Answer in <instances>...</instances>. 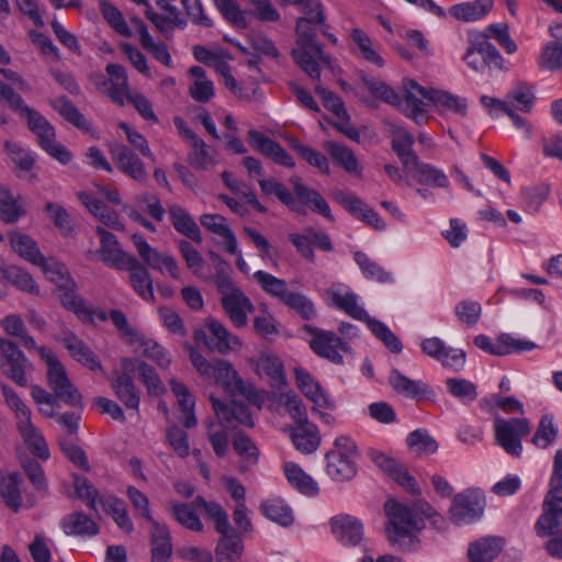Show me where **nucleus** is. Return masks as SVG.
<instances>
[{"instance_id":"f257e3e1","label":"nucleus","mask_w":562,"mask_h":562,"mask_svg":"<svg viewBox=\"0 0 562 562\" xmlns=\"http://www.w3.org/2000/svg\"><path fill=\"white\" fill-rule=\"evenodd\" d=\"M389 518L386 535L389 541L403 551H415L418 549L419 532L424 526V518L436 515L435 508L425 501H417L411 506L389 499L384 505Z\"/></svg>"},{"instance_id":"f03ea898","label":"nucleus","mask_w":562,"mask_h":562,"mask_svg":"<svg viewBox=\"0 0 562 562\" xmlns=\"http://www.w3.org/2000/svg\"><path fill=\"white\" fill-rule=\"evenodd\" d=\"M316 23L313 18H300L296 21L297 35L296 47L292 49V57L300 68L313 80H321L318 63L330 65L331 58L323 50V46L316 42Z\"/></svg>"},{"instance_id":"7ed1b4c3","label":"nucleus","mask_w":562,"mask_h":562,"mask_svg":"<svg viewBox=\"0 0 562 562\" xmlns=\"http://www.w3.org/2000/svg\"><path fill=\"white\" fill-rule=\"evenodd\" d=\"M252 277L268 295L279 300L302 318L313 319L316 317V308L312 300L302 293L289 290L284 279L277 278L263 270L256 271Z\"/></svg>"},{"instance_id":"20e7f679","label":"nucleus","mask_w":562,"mask_h":562,"mask_svg":"<svg viewBox=\"0 0 562 562\" xmlns=\"http://www.w3.org/2000/svg\"><path fill=\"white\" fill-rule=\"evenodd\" d=\"M77 495L88 503V506L98 513V505L112 516L116 525L125 532H132L134 525L128 516L126 505L114 496H99V492L87 479H75Z\"/></svg>"},{"instance_id":"39448f33","label":"nucleus","mask_w":562,"mask_h":562,"mask_svg":"<svg viewBox=\"0 0 562 562\" xmlns=\"http://www.w3.org/2000/svg\"><path fill=\"white\" fill-rule=\"evenodd\" d=\"M358 449L355 441L347 437H337L334 448L325 456L326 472L336 482L351 481L357 474L356 459Z\"/></svg>"},{"instance_id":"423d86ee","label":"nucleus","mask_w":562,"mask_h":562,"mask_svg":"<svg viewBox=\"0 0 562 562\" xmlns=\"http://www.w3.org/2000/svg\"><path fill=\"white\" fill-rule=\"evenodd\" d=\"M38 353L47 364L48 385L54 394L69 406H81V394L52 349L42 346L38 348Z\"/></svg>"},{"instance_id":"0eeeda50","label":"nucleus","mask_w":562,"mask_h":562,"mask_svg":"<svg viewBox=\"0 0 562 562\" xmlns=\"http://www.w3.org/2000/svg\"><path fill=\"white\" fill-rule=\"evenodd\" d=\"M22 113L26 115L30 130L37 136L40 147L59 164L68 165L72 160V154L56 140L54 126L40 112L30 106L25 108Z\"/></svg>"},{"instance_id":"6e6552de","label":"nucleus","mask_w":562,"mask_h":562,"mask_svg":"<svg viewBox=\"0 0 562 562\" xmlns=\"http://www.w3.org/2000/svg\"><path fill=\"white\" fill-rule=\"evenodd\" d=\"M495 442L509 456L519 458L522 453V438L531 431V424L527 418L494 419Z\"/></svg>"},{"instance_id":"1a4fd4ad","label":"nucleus","mask_w":562,"mask_h":562,"mask_svg":"<svg viewBox=\"0 0 562 562\" xmlns=\"http://www.w3.org/2000/svg\"><path fill=\"white\" fill-rule=\"evenodd\" d=\"M303 330L312 336L310 347L313 352L331 363L342 364L344 357L341 353H352L350 345L334 331L321 329L308 324L303 325Z\"/></svg>"},{"instance_id":"9d476101","label":"nucleus","mask_w":562,"mask_h":562,"mask_svg":"<svg viewBox=\"0 0 562 562\" xmlns=\"http://www.w3.org/2000/svg\"><path fill=\"white\" fill-rule=\"evenodd\" d=\"M485 496L479 488H467L458 493L449 510L450 519L456 525H468L479 520L484 513Z\"/></svg>"},{"instance_id":"9b49d317","label":"nucleus","mask_w":562,"mask_h":562,"mask_svg":"<svg viewBox=\"0 0 562 562\" xmlns=\"http://www.w3.org/2000/svg\"><path fill=\"white\" fill-rule=\"evenodd\" d=\"M211 378H214L217 384L223 385L233 395H241L250 403L260 405L262 395L251 383L243 380L228 361L216 360Z\"/></svg>"},{"instance_id":"f8f14e48","label":"nucleus","mask_w":562,"mask_h":562,"mask_svg":"<svg viewBox=\"0 0 562 562\" xmlns=\"http://www.w3.org/2000/svg\"><path fill=\"white\" fill-rule=\"evenodd\" d=\"M109 153L117 169L134 181L146 184L148 172L140 157L128 146L120 142L108 144Z\"/></svg>"},{"instance_id":"ddd939ff","label":"nucleus","mask_w":562,"mask_h":562,"mask_svg":"<svg viewBox=\"0 0 562 562\" xmlns=\"http://www.w3.org/2000/svg\"><path fill=\"white\" fill-rule=\"evenodd\" d=\"M403 88L405 97L401 98V103L396 104V108L417 124L426 123V106L431 103L432 89L426 90L412 79H406Z\"/></svg>"},{"instance_id":"4468645a","label":"nucleus","mask_w":562,"mask_h":562,"mask_svg":"<svg viewBox=\"0 0 562 562\" xmlns=\"http://www.w3.org/2000/svg\"><path fill=\"white\" fill-rule=\"evenodd\" d=\"M132 240L137 254L149 268L160 273L167 271L175 280L180 279V267L175 257L151 247L139 234H133Z\"/></svg>"},{"instance_id":"2eb2a0df","label":"nucleus","mask_w":562,"mask_h":562,"mask_svg":"<svg viewBox=\"0 0 562 562\" xmlns=\"http://www.w3.org/2000/svg\"><path fill=\"white\" fill-rule=\"evenodd\" d=\"M206 327L210 335L202 329L194 331V340L203 341L209 349L226 355L240 347V340L237 336L231 334L227 328L214 318L206 321Z\"/></svg>"},{"instance_id":"dca6fc26","label":"nucleus","mask_w":562,"mask_h":562,"mask_svg":"<svg viewBox=\"0 0 562 562\" xmlns=\"http://www.w3.org/2000/svg\"><path fill=\"white\" fill-rule=\"evenodd\" d=\"M539 537H549L562 532V491H549L543 503V514L536 522Z\"/></svg>"},{"instance_id":"f3484780","label":"nucleus","mask_w":562,"mask_h":562,"mask_svg":"<svg viewBox=\"0 0 562 562\" xmlns=\"http://www.w3.org/2000/svg\"><path fill=\"white\" fill-rule=\"evenodd\" d=\"M0 367L3 373L20 386H26L24 368L27 360L19 347L11 340L0 338Z\"/></svg>"},{"instance_id":"a211bd4d","label":"nucleus","mask_w":562,"mask_h":562,"mask_svg":"<svg viewBox=\"0 0 562 562\" xmlns=\"http://www.w3.org/2000/svg\"><path fill=\"white\" fill-rule=\"evenodd\" d=\"M474 344L481 350L494 356L530 351L537 347L533 341L515 338L509 334H502L496 341H493L488 336L479 335L474 338Z\"/></svg>"},{"instance_id":"6ab92c4d","label":"nucleus","mask_w":562,"mask_h":562,"mask_svg":"<svg viewBox=\"0 0 562 562\" xmlns=\"http://www.w3.org/2000/svg\"><path fill=\"white\" fill-rule=\"evenodd\" d=\"M290 183L293 187L294 198L300 204L302 211L301 214L305 213V206L312 212L317 213L329 221H334L329 204L317 190L307 187L299 176L291 177Z\"/></svg>"},{"instance_id":"aec40b11","label":"nucleus","mask_w":562,"mask_h":562,"mask_svg":"<svg viewBox=\"0 0 562 562\" xmlns=\"http://www.w3.org/2000/svg\"><path fill=\"white\" fill-rule=\"evenodd\" d=\"M97 234L101 244L99 254L105 265L116 270H123L130 262H135L136 257L123 250L114 234L101 226L97 227Z\"/></svg>"},{"instance_id":"412c9836","label":"nucleus","mask_w":562,"mask_h":562,"mask_svg":"<svg viewBox=\"0 0 562 562\" xmlns=\"http://www.w3.org/2000/svg\"><path fill=\"white\" fill-rule=\"evenodd\" d=\"M422 350L439 361L443 367L460 371L465 363V352L462 349L447 347L438 337L426 338L420 342Z\"/></svg>"},{"instance_id":"4be33fe9","label":"nucleus","mask_w":562,"mask_h":562,"mask_svg":"<svg viewBox=\"0 0 562 562\" xmlns=\"http://www.w3.org/2000/svg\"><path fill=\"white\" fill-rule=\"evenodd\" d=\"M329 522L335 539L342 546L355 547L362 541L363 525L357 517L338 514L331 517Z\"/></svg>"},{"instance_id":"5701e85b","label":"nucleus","mask_w":562,"mask_h":562,"mask_svg":"<svg viewBox=\"0 0 562 562\" xmlns=\"http://www.w3.org/2000/svg\"><path fill=\"white\" fill-rule=\"evenodd\" d=\"M211 401L218 422L224 423L226 427H236L237 425L255 426L249 407L245 403L235 400H232L229 403H223L214 397H211Z\"/></svg>"},{"instance_id":"b1692460","label":"nucleus","mask_w":562,"mask_h":562,"mask_svg":"<svg viewBox=\"0 0 562 562\" xmlns=\"http://www.w3.org/2000/svg\"><path fill=\"white\" fill-rule=\"evenodd\" d=\"M122 367L124 372L119 374L117 378L112 382V389L114 390L117 398L125 405L127 409L138 412L140 402L139 391L137 390L130 373L134 370V360L123 359Z\"/></svg>"},{"instance_id":"393cba45","label":"nucleus","mask_w":562,"mask_h":562,"mask_svg":"<svg viewBox=\"0 0 562 562\" xmlns=\"http://www.w3.org/2000/svg\"><path fill=\"white\" fill-rule=\"evenodd\" d=\"M247 135L252 146L273 162L294 168L295 162L292 156L279 143L255 130L248 131Z\"/></svg>"},{"instance_id":"a878e982","label":"nucleus","mask_w":562,"mask_h":562,"mask_svg":"<svg viewBox=\"0 0 562 562\" xmlns=\"http://www.w3.org/2000/svg\"><path fill=\"white\" fill-rule=\"evenodd\" d=\"M222 306L235 327L247 325L248 314L255 311L250 299L240 290H236L221 299Z\"/></svg>"},{"instance_id":"bb28decb","label":"nucleus","mask_w":562,"mask_h":562,"mask_svg":"<svg viewBox=\"0 0 562 562\" xmlns=\"http://www.w3.org/2000/svg\"><path fill=\"white\" fill-rule=\"evenodd\" d=\"M23 477L16 472H12L0 480V498L14 513H18L23 506L33 507L35 501L33 497H26L25 503L21 494Z\"/></svg>"},{"instance_id":"cd10ccee","label":"nucleus","mask_w":562,"mask_h":562,"mask_svg":"<svg viewBox=\"0 0 562 562\" xmlns=\"http://www.w3.org/2000/svg\"><path fill=\"white\" fill-rule=\"evenodd\" d=\"M295 382L300 391L308 397L318 408H335L334 401L323 390L321 384L312 376V374L303 369L296 368L294 370Z\"/></svg>"},{"instance_id":"c85d7f7f","label":"nucleus","mask_w":562,"mask_h":562,"mask_svg":"<svg viewBox=\"0 0 562 562\" xmlns=\"http://www.w3.org/2000/svg\"><path fill=\"white\" fill-rule=\"evenodd\" d=\"M60 342L68 350L71 358L92 371H103L98 356L91 348L72 333H66L59 338Z\"/></svg>"},{"instance_id":"c756f323","label":"nucleus","mask_w":562,"mask_h":562,"mask_svg":"<svg viewBox=\"0 0 562 562\" xmlns=\"http://www.w3.org/2000/svg\"><path fill=\"white\" fill-rule=\"evenodd\" d=\"M331 305L342 311L348 316L360 321L367 317V311L358 304V295L348 286L342 284H333L328 291Z\"/></svg>"},{"instance_id":"7c9ffc66","label":"nucleus","mask_w":562,"mask_h":562,"mask_svg":"<svg viewBox=\"0 0 562 562\" xmlns=\"http://www.w3.org/2000/svg\"><path fill=\"white\" fill-rule=\"evenodd\" d=\"M389 383L396 393L408 398L419 400L434 395V391L425 382L412 380L395 368L390 372Z\"/></svg>"},{"instance_id":"2f4dec72","label":"nucleus","mask_w":562,"mask_h":562,"mask_svg":"<svg viewBox=\"0 0 562 562\" xmlns=\"http://www.w3.org/2000/svg\"><path fill=\"white\" fill-rule=\"evenodd\" d=\"M168 214L175 229L196 244H202V233L192 216L179 204H170Z\"/></svg>"},{"instance_id":"473e14b6","label":"nucleus","mask_w":562,"mask_h":562,"mask_svg":"<svg viewBox=\"0 0 562 562\" xmlns=\"http://www.w3.org/2000/svg\"><path fill=\"white\" fill-rule=\"evenodd\" d=\"M134 261L123 269L130 272V283L133 290L145 301L155 302L153 280L148 269L137 258Z\"/></svg>"},{"instance_id":"72a5a7b5","label":"nucleus","mask_w":562,"mask_h":562,"mask_svg":"<svg viewBox=\"0 0 562 562\" xmlns=\"http://www.w3.org/2000/svg\"><path fill=\"white\" fill-rule=\"evenodd\" d=\"M290 438L295 449L303 454L314 453L321 445V434L316 425H296L290 431Z\"/></svg>"},{"instance_id":"f704fd0d","label":"nucleus","mask_w":562,"mask_h":562,"mask_svg":"<svg viewBox=\"0 0 562 562\" xmlns=\"http://www.w3.org/2000/svg\"><path fill=\"white\" fill-rule=\"evenodd\" d=\"M16 426L32 454L46 461L49 458V450L44 436L32 423V418L16 423Z\"/></svg>"},{"instance_id":"c9c22d12","label":"nucleus","mask_w":562,"mask_h":562,"mask_svg":"<svg viewBox=\"0 0 562 562\" xmlns=\"http://www.w3.org/2000/svg\"><path fill=\"white\" fill-rule=\"evenodd\" d=\"M79 199L101 223L116 231L124 229L116 211L109 207L103 201L83 192L79 194Z\"/></svg>"},{"instance_id":"e433bc0d","label":"nucleus","mask_w":562,"mask_h":562,"mask_svg":"<svg viewBox=\"0 0 562 562\" xmlns=\"http://www.w3.org/2000/svg\"><path fill=\"white\" fill-rule=\"evenodd\" d=\"M151 562H168L172 553L170 532L166 525L151 524Z\"/></svg>"},{"instance_id":"4c0bfd02","label":"nucleus","mask_w":562,"mask_h":562,"mask_svg":"<svg viewBox=\"0 0 562 562\" xmlns=\"http://www.w3.org/2000/svg\"><path fill=\"white\" fill-rule=\"evenodd\" d=\"M503 539L484 537L470 543L468 557L470 562H492L503 550Z\"/></svg>"},{"instance_id":"58836bf2","label":"nucleus","mask_w":562,"mask_h":562,"mask_svg":"<svg viewBox=\"0 0 562 562\" xmlns=\"http://www.w3.org/2000/svg\"><path fill=\"white\" fill-rule=\"evenodd\" d=\"M222 538L216 546V562H236L241 557L243 540L234 528L226 532H220Z\"/></svg>"},{"instance_id":"ea45409f","label":"nucleus","mask_w":562,"mask_h":562,"mask_svg":"<svg viewBox=\"0 0 562 562\" xmlns=\"http://www.w3.org/2000/svg\"><path fill=\"white\" fill-rule=\"evenodd\" d=\"M284 475L292 487L300 493L314 496L318 493L316 481L303 471V469L294 462H284Z\"/></svg>"},{"instance_id":"a19ab883","label":"nucleus","mask_w":562,"mask_h":562,"mask_svg":"<svg viewBox=\"0 0 562 562\" xmlns=\"http://www.w3.org/2000/svg\"><path fill=\"white\" fill-rule=\"evenodd\" d=\"M170 387L183 414L182 423L186 428L196 426L198 420L194 414L195 400L188 387L176 379L170 381Z\"/></svg>"},{"instance_id":"79ce46f5","label":"nucleus","mask_w":562,"mask_h":562,"mask_svg":"<svg viewBox=\"0 0 562 562\" xmlns=\"http://www.w3.org/2000/svg\"><path fill=\"white\" fill-rule=\"evenodd\" d=\"M61 528L68 536H95L98 525L83 513H72L61 520Z\"/></svg>"},{"instance_id":"37998d69","label":"nucleus","mask_w":562,"mask_h":562,"mask_svg":"<svg viewBox=\"0 0 562 562\" xmlns=\"http://www.w3.org/2000/svg\"><path fill=\"white\" fill-rule=\"evenodd\" d=\"M333 160L348 173H361L359 161L349 147L338 142L329 140L325 145Z\"/></svg>"},{"instance_id":"c03bdc74","label":"nucleus","mask_w":562,"mask_h":562,"mask_svg":"<svg viewBox=\"0 0 562 562\" xmlns=\"http://www.w3.org/2000/svg\"><path fill=\"white\" fill-rule=\"evenodd\" d=\"M10 243L13 250L32 265L44 263V256L31 236L22 233H12L10 234Z\"/></svg>"},{"instance_id":"a18cd8bd","label":"nucleus","mask_w":562,"mask_h":562,"mask_svg":"<svg viewBox=\"0 0 562 562\" xmlns=\"http://www.w3.org/2000/svg\"><path fill=\"white\" fill-rule=\"evenodd\" d=\"M258 183L263 194L268 196H276L282 204L288 206L291 211L302 213L300 204L296 202L294 195L290 192L286 186L276 179H259Z\"/></svg>"},{"instance_id":"49530a36","label":"nucleus","mask_w":562,"mask_h":562,"mask_svg":"<svg viewBox=\"0 0 562 562\" xmlns=\"http://www.w3.org/2000/svg\"><path fill=\"white\" fill-rule=\"evenodd\" d=\"M235 452L243 459L239 465L240 472H247L249 467L257 464L259 450L255 442L244 434H236L233 439Z\"/></svg>"},{"instance_id":"de8ad7c7","label":"nucleus","mask_w":562,"mask_h":562,"mask_svg":"<svg viewBox=\"0 0 562 562\" xmlns=\"http://www.w3.org/2000/svg\"><path fill=\"white\" fill-rule=\"evenodd\" d=\"M492 7V0H476L452 5L450 14L460 21H476L486 15Z\"/></svg>"},{"instance_id":"09e8293b","label":"nucleus","mask_w":562,"mask_h":562,"mask_svg":"<svg viewBox=\"0 0 562 562\" xmlns=\"http://www.w3.org/2000/svg\"><path fill=\"white\" fill-rule=\"evenodd\" d=\"M430 101L440 112L449 111L461 116L467 115L468 103L464 98L453 95L443 90L432 89Z\"/></svg>"},{"instance_id":"8fccbe9b","label":"nucleus","mask_w":562,"mask_h":562,"mask_svg":"<svg viewBox=\"0 0 562 562\" xmlns=\"http://www.w3.org/2000/svg\"><path fill=\"white\" fill-rule=\"evenodd\" d=\"M558 435L559 428L553 415L544 414L540 418L531 442L539 449H547L555 442Z\"/></svg>"},{"instance_id":"3c124183","label":"nucleus","mask_w":562,"mask_h":562,"mask_svg":"<svg viewBox=\"0 0 562 562\" xmlns=\"http://www.w3.org/2000/svg\"><path fill=\"white\" fill-rule=\"evenodd\" d=\"M52 106L56 110L60 116L66 121L75 125L77 128L82 131L90 130V123L87 121L85 115L66 98L58 97L50 101Z\"/></svg>"},{"instance_id":"603ef678","label":"nucleus","mask_w":562,"mask_h":562,"mask_svg":"<svg viewBox=\"0 0 562 562\" xmlns=\"http://www.w3.org/2000/svg\"><path fill=\"white\" fill-rule=\"evenodd\" d=\"M505 98L508 101V106L526 113L531 111L536 99L532 88L526 82L517 83L507 92Z\"/></svg>"},{"instance_id":"864d4df0","label":"nucleus","mask_w":562,"mask_h":562,"mask_svg":"<svg viewBox=\"0 0 562 562\" xmlns=\"http://www.w3.org/2000/svg\"><path fill=\"white\" fill-rule=\"evenodd\" d=\"M350 38L358 47L359 56L368 63L382 67L384 61L380 54L373 48L369 35L359 27L350 31Z\"/></svg>"},{"instance_id":"5fc2aeb1","label":"nucleus","mask_w":562,"mask_h":562,"mask_svg":"<svg viewBox=\"0 0 562 562\" xmlns=\"http://www.w3.org/2000/svg\"><path fill=\"white\" fill-rule=\"evenodd\" d=\"M353 259L367 279L375 280L380 283L393 282V276L385 271L378 262L370 259L367 254L356 251Z\"/></svg>"},{"instance_id":"6e6d98bb","label":"nucleus","mask_w":562,"mask_h":562,"mask_svg":"<svg viewBox=\"0 0 562 562\" xmlns=\"http://www.w3.org/2000/svg\"><path fill=\"white\" fill-rule=\"evenodd\" d=\"M262 514L270 520L288 527L293 524L292 509L282 499H270L261 504Z\"/></svg>"},{"instance_id":"4d7b16f0","label":"nucleus","mask_w":562,"mask_h":562,"mask_svg":"<svg viewBox=\"0 0 562 562\" xmlns=\"http://www.w3.org/2000/svg\"><path fill=\"white\" fill-rule=\"evenodd\" d=\"M75 283L60 286V301L64 307L74 312L81 319H92V312L86 306L83 300L76 293Z\"/></svg>"},{"instance_id":"13d9d810","label":"nucleus","mask_w":562,"mask_h":562,"mask_svg":"<svg viewBox=\"0 0 562 562\" xmlns=\"http://www.w3.org/2000/svg\"><path fill=\"white\" fill-rule=\"evenodd\" d=\"M193 504L201 508L206 516L213 520L215 529L218 532H226L227 530H231L227 513L222 505L215 502H207L200 496L194 499Z\"/></svg>"},{"instance_id":"bf43d9fd","label":"nucleus","mask_w":562,"mask_h":562,"mask_svg":"<svg viewBox=\"0 0 562 562\" xmlns=\"http://www.w3.org/2000/svg\"><path fill=\"white\" fill-rule=\"evenodd\" d=\"M24 214L23 204L12 193L0 187V217L5 223H15Z\"/></svg>"},{"instance_id":"052dcab7","label":"nucleus","mask_w":562,"mask_h":562,"mask_svg":"<svg viewBox=\"0 0 562 562\" xmlns=\"http://www.w3.org/2000/svg\"><path fill=\"white\" fill-rule=\"evenodd\" d=\"M194 504L188 503H171L170 508L175 519L184 528L192 531H202L203 524L201 522L196 512L193 507Z\"/></svg>"},{"instance_id":"680f3d73","label":"nucleus","mask_w":562,"mask_h":562,"mask_svg":"<svg viewBox=\"0 0 562 562\" xmlns=\"http://www.w3.org/2000/svg\"><path fill=\"white\" fill-rule=\"evenodd\" d=\"M215 5L223 18L237 29H247V11L240 9L235 0H214Z\"/></svg>"},{"instance_id":"e2e57ef3","label":"nucleus","mask_w":562,"mask_h":562,"mask_svg":"<svg viewBox=\"0 0 562 562\" xmlns=\"http://www.w3.org/2000/svg\"><path fill=\"white\" fill-rule=\"evenodd\" d=\"M447 391L463 403L474 402L477 397L476 385L467 379L448 378L446 380Z\"/></svg>"},{"instance_id":"0e129e2a","label":"nucleus","mask_w":562,"mask_h":562,"mask_svg":"<svg viewBox=\"0 0 562 562\" xmlns=\"http://www.w3.org/2000/svg\"><path fill=\"white\" fill-rule=\"evenodd\" d=\"M100 9L104 19L111 27L115 30V32L124 37H131L133 35V32L125 21L122 12L116 7L112 5L106 0H101Z\"/></svg>"},{"instance_id":"69168bd1","label":"nucleus","mask_w":562,"mask_h":562,"mask_svg":"<svg viewBox=\"0 0 562 562\" xmlns=\"http://www.w3.org/2000/svg\"><path fill=\"white\" fill-rule=\"evenodd\" d=\"M362 82L368 90L381 101L394 106L401 103V95L385 82L372 77H363Z\"/></svg>"},{"instance_id":"338daca9","label":"nucleus","mask_w":562,"mask_h":562,"mask_svg":"<svg viewBox=\"0 0 562 562\" xmlns=\"http://www.w3.org/2000/svg\"><path fill=\"white\" fill-rule=\"evenodd\" d=\"M224 423L209 422L207 439L217 457H224L228 451V435Z\"/></svg>"},{"instance_id":"774afa93","label":"nucleus","mask_w":562,"mask_h":562,"mask_svg":"<svg viewBox=\"0 0 562 562\" xmlns=\"http://www.w3.org/2000/svg\"><path fill=\"white\" fill-rule=\"evenodd\" d=\"M134 369H136L139 380L147 387L149 395H160L165 392L166 389L162 381L159 379L156 370L147 362L138 361Z\"/></svg>"}]
</instances>
